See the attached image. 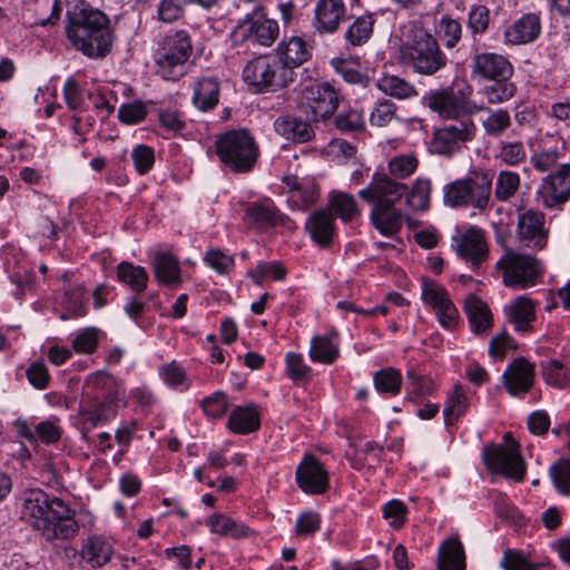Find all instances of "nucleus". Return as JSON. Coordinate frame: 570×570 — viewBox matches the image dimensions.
Here are the masks:
<instances>
[{"instance_id":"nucleus-1","label":"nucleus","mask_w":570,"mask_h":570,"mask_svg":"<svg viewBox=\"0 0 570 570\" xmlns=\"http://www.w3.org/2000/svg\"><path fill=\"white\" fill-rule=\"evenodd\" d=\"M20 519L47 541L67 540L78 533L75 512L62 499L42 489H28L20 498Z\"/></svg>"},{"instance_id":"nucleus-2","label":"nucleus","mask_w":570,"mask_h":570,"mask_svg":"<svg viewBox=\"0 0 570 570\" xmlns=\"http://www.w3.org/2000/svg\"><path fill=\"white\" fill-rule=\"evenodd\" d=\"M66 18V36L72 48L92 60H102L111 52L116 36L107 14L76 8L68 10Z\"/></svg>"},{"instance_id":"nucleus-3","label":"nucleus","mask_w":570,"mask_h":570,"mask_svg":"<svg viewBox=\"0 0 570 570\" xmlns=\"http://www.w3.org/2000/svg\"><path fill=\"white\" fill-rule=\"evenodd\" d=\"M121 387L106 372L97 371L87 376L79 401V419L82 430L89 431L109 423L117 415Z\"/></svg>"},{"instance_id":"nucleus-4","label":"nucleus","mask_w":570,"mask_h":570,"mask_svg":"<svg viewBox=\"0 0 570 570\" xmlns=\"http://www.w3.org/2000/svg\"><path fill=\"white\" fill-rule=\"evenodd\" d=\"M215 151L222 165L237 174L252 171L259 158V146L253 134L245 128L217 135Z\"/></svg>"},{"instance_id":"nucleus-5","label":"nucleus","mask_w":570,"mask_h":570,"mask_svg":"<svg viewBox=\"0 0 570 570\" xmlns=\"http://www.w3.org/2000/svg\"><path fill=\"white\" fill-rule=\"evenodd\" d=\"M193 53V42L184 29L167 33L159 42L155 53L158 72L164 79L177 80L187 72Z\"/></svg>"},{"instance_id":"nucleus-6","label":"nucleus","mask_w":570,"mask_h":570,"mask_svg":"<svg viewBox=\"0 0 570 570\" xmlns=\"http://www.w3.org/2000/svg\"><path fill=\"white\" fill-rule=\"evenodd\" d=\"M243 79L257 92L277 91L293 82L294 71L277 56L264 55L245 65Z\"/></svg>"},{"instance_id":"nucleus-7","label":"nucleus","mask_w":570,"mask_h":570,"mask_svg":"<svg viewBox=\"0 0 570 570\" xmlns=\"http://www.w3.org/2000/svg\"><path fill=\"white\" fill-rule=\"evenodd\" d=\"M401 60L424 76L436 73L448 62L436 39L422 29L413 31L412 40L401 47Z\"/></svg>"},{"instance_id":"nucleus-8","label":"nucleus","mask_w":570,"mask_h":570,"mask_svg":"<svg viewBox=\"0 0 570 570\" xmlns=\"http://www.w3.org/2000/svg\"><path fill=\"white\" fill-rule=\"evenodd\" d=\"M471 94L470 85L458 91L451 87L430 90L423 96V104L442 119H459L484 110L483 105H476L470 99Z\"/></svg>"},{"instance_id":"nucleus-9","label":"nucleus","mask_w":570,"mask_h":570,"mask_svg":"<svg viewBox=\"0 0 570 570\" xmlns=\"http://www.w3.org/2000/svg\"><path fill=\"white\" fill-rule=\"evenodd\" d=\"M491 189L492 180L488 175L481 179H456L443 187L444 204L450 207L472 206L482 212L490 203Z\"/></svg>"},{"instance_id":"nucleus-10","label":"nucleus","mask_w":570,"mask_h":570,"mask_svg":"<svg viewBox=\"0 0 570 570\" xmlns=\"http://www.w3.org/2000/svg\"><path fill=\"white\" fill-rule=\"evenodd\" d=\"M503 283L509 287L527 288L533 286L540 275L539 262L524 254L507 253L498 263Z\"/></svg>"},{"instance_id":"nucleus-11","label":"nucleus","mask_w":570,"mask_h":570,"mask_svg":"<svg viewBox=\"0 0 570 570\" xmlns=\"http://www.w3.org/2000/svg\"><path fill=\"white\" fill-rule=\"evenodd\" d=\"M538 202L548 210H562L570 200V164L546 175L537 189Z\"/></svg>"},{"instance_id":"nucleus-12","label":"nucleus","mask_w":570,"mask_h":570,"mask_svg":"<svg viewBox=\"0 0 570 570\" xmlns=\"http://www.w3.org/2000/svg\"><path fill=\"white\" fill-rule=\"evenodd\" d=\"M475 134L476 126L470 118L445 125L433 132L431 150L438 155L452 156L460 150L462 144L472 141Z\"/></svg>"},{"instance_id":"nucleus-13","label":"nucleus","mask_w":570,"mask_h":570,"mask_svg":"<svg viewBox=\"0 0 570 570\" xmlns=\"http://www.w3.org/2000/svg\"><path fill=\"white\" fill-rule=\"evenodd\" d=\"M483 460L487 468L494 474L503 475L513 481H522L525 464L521 459L515 443L510 446L493 445L484 450Z\"/></svg>"},{"instance_id":"nucleus-14","label":"nucleus","mask_w":570,"mask_h":570,"mask_svg":"<svg viewBox=\"0 0 570 570\" xmlns=\"http://www.w3.org/2000/svg\"><path fill=\"white\" fill-rule=\"evenodd\" d=\"M406 194L407 186L405 184L399 183L385 174L374 175L367 187L358 191V196L372 207L393 206Z\"/></svg>"},{"instance_id":"nucleus-15","label":"nucleus","mask_w":570,"mask_h":570,"mask_svg":"<svg viewBox=\"0 0 570 570\" xmlns=\"http://www.w3.org/2000/svg\"><path fill=\"white\" fill-rule=\"evenodd\" d=\"M422 299L434 309L440 324L444 328L451 330L455 326L459 320V312L450 299L448 291L442 285L433 281H424Z\"/></svg>"},{"instance_id":"nucleus-16","label":"nucleus","mask_w":570,"mask_h":570,"mask_svg":"<svg viewBox=\"0 0 570 570\" xmlns=\"http://www.w3.org/2000/svg\"><path fill=\"white\" fill-rule=\"evenodd\" d=\"M518 236L524 247L533 249L544 248L549 237L544 214L534 209H527L520 214Z\"/></svg>"},{"instance_id":"nucleus-17","label":"nucleus","mask_w":570,"mask_h":570,"mask_svg":"<svg viewBox=\"0 0 570 570\" xmlns=\"http://www.w3.org/2000/svg\"><path fill=\"white\" fill-rule=\"evenodd\" d=\"M347 19L348 10L343 0H317L312 26L322 36L333 35Z\"/></svg>"},{"instance_id":"nucleus-18","label":"nucleus","mask_w":570,"mask_h":570,"mask_svg":"<svg viewBox=\"0 0 570 570\" xmlns=\"http://www.w3.org/2000/svg\"><path fill=\"white\" fill-rule=\"evenodd\" d=\"M296 482L307 494H322L328 488V474L315 456L307 454L296 469Z\"/></svg>"},{"instance_id":"nucleus-19","label":"nucleus","mask_w":570,"mask_h":570,"mask_svg":"<svg viewBox=\"0 0 570 570\" xmlns=\"http://www.w3.org/2000/svg\"><path fill=\"white\" fill-rule=\"evenodd\" d=\"M305 98L312 110L313 120L325 119L338 107V94L328 82H318L305 89Z\"/></svg>"},{"instance_id":"nucleus-20","label":"nucleus","mask_w":570,"mask_h":570,"mask_svg":"<svg viewBox=\"0 0 570 570\" xmlns=\"http://www.w3.org/2000/svg\"><path fill=\"white\" fill-rule=\"evenodd\" d=\"M282 183L284 191L288 195L287 202L294 209L305 210L318 199V188L312 178L286 175Z\"/></svg>"},{"instance_id":"nucleus-21","label":"nucleus","mask_w":570,"mask_h":570,"mask_svg":"<svg viewBox=\"0 0 570 570\" xmlns=\"http://www.w3.org/2000/svg\"><path fill=\"white\" fill-rule=\"evenodd\" d=\"M471 76L484 80L509 79L513 72L511 63L501 55L478 53L471 61Z\"/></svg>"},{"instance_id":"nucleus-22","label":"nucleus","mask_w":570,"mask_h":570,"mask_svg":"<svg viewBox=\"0 0 570 570\" xmlns=\"http://www.w3.org/2000/svg\"><path fill=\"white\" fill-rule=\"evenodd\" d=\"M454 242L456 254L473 268L479 267L488 258V246L481 228L471 226L454 238Z\"/></svg>"},{"instance_id":"nucleus-23","label":"nucleus","mask_w":570,"mask_h":570,"mask_svg":"<svg viewBox=\"0 0 570 570\" xmlns=\"http://www.w3.org/2000/svg\"><path fill=\"white\" fill-rule=\"evenodd\" d=\"M534 364L523 357L513 360L504 371L503 384L512 396H523L533 386Z\"/></svg>"},{"instance_id":"nucleus-24","label":"nucleus","mask_w":570,"mask_h":570,"mask_svg":"<svg viewBox=\"0 0 570 570\" xmlns=\"http://www.w3.org/2000/svg\"><path fill=\"white\" fill-rule=\"evenodd\" d=\"M278 23L272 19H257L252 23L239 20L238 26L234 29L233 35L240 41L254 39L262 46H271L278 37Z\"/></svg>"},{"instance_id":"nucleus-25","label":"nucleus","mask_w":570,"mask_h":570,"mask_svg":"<svg viewBox=\"0 0 570 570\" xmlns=\"http://www.w3.org/2000/svg\"><path fill=\"white\" fill-rule=\"evenodd\" d=\"M305 229L312 240L320 247H328L335 233V223L332 213L324 208L313 212L306 219Z\"/></svg>"},{"instance_id":"nucleus-26","label":"nucleus","mask_w":570,"mask_h":570,"mask_svg":"<svg viewBox=\"0 0 570 570\" xmlns=\"http://www.w3.org/2000/svg\"><path fill=\"white\" fill-rule=\"evenodd\" d=\"M275 131L295 142H306L314 136V130L308 121L293 115H282L274 121Z\"/></svg>"},{"instance_id":"nucleus-27","label":"nucleus","mask_w":570,"mask_h":570,"mask_svg":"<svg viewBox=\"0 0 570 570\" xmlns=\"http://www.w3.org/2000/svg\"><path fill=\"white\" fill-rule=\"evenodd\" d=\"M191 102L202 110L214 109L219 101V81L216 77H200L195 80Z\"/></svg>"},{"instance_id":"nucleus-28","label":"nucleus","mask_w":570,"mask_h":570,"mask_svg":"<svg viewBox=\"0 0 570 570\" xmlns=\"http://www.w3.org/2000/svg\"><path fill=\"white\" fill-rule=\"evenodd\" d=\"M464 312L468 316L470 328L475 334H483L492 327V314L485 302L471 294L465 298Z\"/></svg>"},{"instance_id":"nucleus-29","label":"nucleus","mask_w":570,"mask_h":570,"mask_svg":"<svg viewBox=\"0 0 570 570\" xmlns=\"http://www.w3.org/2000/svg\"><path fill=\"white\" fill-rule=\"evenodd\" d=\"M370 219L373 226L386 237L396 235L403 226L402 212L393 206L372 207Z\"/></svg>"},{"instance_id":"nucleus-30","label":"nucleus","mask_w":570,"mask_h":570,"mask_svg":"<svg viewBox=\"0 0 570 570\" xmlns=\"http://www.w3.org/2000/svg\"><path fill=\"white\" fill-rule=\"evenodd\" d=\"M470 407V399L461 384H455L448 393L443 407V419L446 426L458 423Z\"/></svg>"},{"instance_id":"nucleus-31","label":"nucleus","mask_w":570,"mask_h":570,"mask_svg":"<svg viewBox=\"0 0 570 570\" xmlns=\"http://www.w3.org/2000/svg\"><path fill=\"white\" fill-rule=\"evenodd\" d=\"M79 553L88 566L100 568L110 561L112 547L104 538L92 535L82 542Z\"/></svg>"},{"instance_id":"nucleus-32","label":"nucleus","mask_w":570,"mask_h":570,"mask_svg":"<svg viewBox=\"0 0 570 570\" xmlns=\"http://www.w3.org/2000/svg\"><path fill=\"white\" fill-rule=\"evenodd\" d=\"M439 570H465V552L458 537L442 542L438 553Z\"/></svg>"},{"instance_id":"nucleus-33","label":"nucleus","mask_w":570,"mask_h":570,"mask_svg":"<svg viewBox=\"0 0 570 570\" xmlns=\"http://www.w3.org/2000/svg\"><path fill=\"white\" fill-rule=\"evenodd\" d=\"M540 32L541 23L539 16L535 13H525L505 32V37L509 42L521 45L533 41L539 37Z\"/></svg>"},{"instance_id":"nucleus-34","label":"nucleus","mask_w":570,"mask_h":570,"mask_svg":"<svg viewBox=\"0 0 570 570\" xmlns=\"http://www.w3.org/2000/svg\"><path fill=\"white\" fill-rule=\"evenodd\" d=\"M277 58L292 70L306 62L312 53L306 41L301 37H292L277 46Z\"/></svg>"},{"instance_id":"nucleus-35","label":"nucleus","mask_w":570,"mask_h":570,"mask_svg":"<svg viewBox=\"0 0 570 570\" xmlns=\"http://www.w3.org/2000/svg\"><path fill=\"white\" fill-rule=\"evenodd\" d=\"M153 266L159 284L178 286L181 283L179 262L174 256L167 253H157Z\"/></svg>"},{"instance_id":"nucleus-36","label":"nucleus","mask_w":570,"mask_h":570,"mask_svg":"<svg viewBox=\"0 0 570 570\" xmlns=\"http://www.w3.org/2000/svg\"><path fill=\"white\" fill-rule=\"evenodd\" d=\"M228 428L237 434H248L259 429V414L255 405L238 406L229 415Z\"/></svg>"},{"instance_id":"nucleus-37","label":"nucleus","mask_w":570,"mask_h":570,"mask_svg":"<svg viewBox=\"0 0 570 570\" xmlns=\"http://www.w3.org/2000/svg\"><path fill=\"white\" fill-rule=\"evenodd\" d=\"M507 311L509 321L514 325L517 331H529L535 317L534 304L531 299L525 296H520L507 307Z\"/></svg>"},{"instance_id":"nucleus-38","label":"nucleus","mask_w":570,"mask_h":570,"mask_svg":"<svg viewBox=\"0 0 570 570\" xmlns=\"http://www.w3.org/2000/svg\"><path fill=\"white\" fill-rule=\"evenodd\" d=\"M566 141L559 138L554 146L542 148L530 156V164L539 173L553 169L566 154Z\"/></svg>"},{"instance_id":"nucleus-39","label":"nucleus","mask_w":570,"mask_h":570,"mask_svg":"<svg viewBox=\"0 0 570 570\" xmlns=\"http://www.w3.org/2000/svg\"><path fill=\"white\" fill-rule=\"evenodd\" d=\"M374 23L375 19L372 14H363L354 19L344 33L346 45L351 47L365 45L373 35Z\"/></svg>"},{"instance_id":"nucleus-40","label":"nucleus","mask_w":570,"mask_h":570,"mask_svg":"<svg viewBox=\"0 0 570 570\" xmlns=\"http://www.w3.org/2000/svg\"><path fill=\"white\" fill-rule=\"evenodd\" d=\"M337 335H317L312 338L309 357L313 362L332 364L338 356L340 348L335 341Z\"/></svg>"},{"instance_id":"nucleus-41","label":"nucleus","mask_w":570,"mask_h":570,"mask_svg":"<svg viewBox=\"0 0 570 570\" xmlns=\"http://www.w3.org/2000/svg\"><path fill=\"white\" fill-rule=\"evenodd\" d=\"M247 217L259 228L273 227L283 223V214L271 203L254 204L248 207Z\"/></svg>"},{"instance_id":"nucleus-42","label":"nucleus","mask_w":570,"mask_h":570,"mask_svg":"<svg viewBox=\"0 0 570 570\" xmlns=\"http://www.w3.org/2000/svg\"><path fill=\"white\" fill-rule=\"evenodd\" d=\"M207 525L214 533L236 539L246 538L250 533V529L243 522L233 520L224 514H213L207 519Z\"/></svg>"},{"instance_id":"nucleus-43","label":"nucleus","mask_w":570,"mask_h":570,"mask_svg":"<svg viewBox=\"0 0 570 570\" xmlns=\"http://www.w3.org/2000/svg\"><path fill=\"white\" fill-rule=\"evenodd\" d=\"M377 88L385 95L401 100L410 99L417 95L414 85L394 75L382 76L377 80Z\"/></svg>"},{"instance_id":"nucleus-44","label":"nucleus","mask_w":570,"mask_h":570,"mask_svg":"<svg viewBox=\"0 0 570 570\" xmlns=\"http://www.w3.org/2000/svg\"><path fill=\"white\" fill-rule=\"evenodd\" d=\"M487 116L481 120L484 134L489 137H501L511 127L510 112L507 109H490L484 106Z\"/></svg>"},{"instance_id":"nucleus-45","label":"nucleus","mask_w":570,"mask_h":570,"mask_svg":"<svg viewBox=\"0 0 570 570\" xmlns=\"http://www.w3.org/2000/svg\"><path fill=\"white\" fill-rule=\"evenodd\" d=\"M117 278L128 285L132 292L141 293L146 289L149 277L144 267L121 262L117 266Z\"/></svg>"},{"instance_id":"nucleus-46","label":"nucleus","mask_w":570,"mask_h":570,"mask_svg":"<svg viewBox=\"0 0 570 570\" xmlns=\"http://www.w3.org/2000/svg\"><path fill=\"white\" fill-rule=\"evenodd\" d=\"M492 83L484 86L480 91L490 105H499L510 100L517 92V86L509 79L491 80Z\"/></svg>"},{"instance_id":"nucleus-47","label":"nucleus","mask_w":570,"mask_h":570,"mask_svg":"<svg viewBox=\"0 0 570 570\" xmlns=\"http://www.w3.org/2000/svg\"><path fill=\"white\" fill-rule=\"evenodd\" d=\"M497 158L507 166H519L527 160V149L522 141L501 140L498 145Z\"/></svg>"},{"instance_id":"nucleus-48","label":"nucleus","mask_w":570,"mask_h":570,"mask_svg":"<svg viewBox=\"0 0 570 570\" xmlns=\"http://www.w3.org/2000/svg\"><path fill=\"white\" fill-rule=\"evenodd\" d=\"M521 184L520 175L511 170H502L495 180L494 196L500 202H507L519 190Z\"/></svg>"},{"instance_id":"nucleus-49","label":"nucleus","mask_w":570,"mask_h":570,"mask_svg":"<svg viewBox=\"0 0 570 570\" xmlns=\"http://www.w3.org/2000/svg\"><path fill=\"white\" fill-rule=\"evenodd\" d=\"M331 66L348 83L365 87L368 82V77L360 71V66L354 60L336 57L331 60Z\"/></svg>"},{"instance_id":"nucleus-50","label":"nucleus","mask_w":570,"mask_h":570,"mask_svg":"<svg viewBox=\"0 0 570 570\" xmlns=\"http://www.w3.org/2000/svg\"><path fill=\"white\" fill-rule=\"evenodd\" d=\"M328 205L343 222H350L360 215L354 197L346 193H332Z\"/></svg>"},{"instance_id":"nucleus-51","label":"nucleus","mask_w":570,"mask_h":570,"mask_svg":"<svg viewBox=\"0 0 570 570\" xmlns=\"http://www.w3.org/2000/svg\"><path fill=\"white\" fill-rule=\"evenodd\" d=\"M431 191V180L428 178H417L411 190H407L406 204L416 210H426L430 206Z\"/></svg>"},{"instance_id":"nucleus-52","label":"nucleus","mask_w":570,"mask_h":570,"mask_svg":"<svg viewBox=\"0 0 570 570\" xmlns=\"http://www.w3.org/2000/svg\"><path fill=\"white\" fill-rule=\"evenodd\" d=\"M374 385L380 393L396 395L401 391L402 375L399 370L387 367L374 374Z\"/></svg>"},{"instance_id":"nucleus-53","label":"nucleus","mask_w":570,"mask_h":570,"mask_svg":"<svg viewBox=\"0 0 570 570\" xmlns=\"http://www.w3.org/2000/svg\"><path fill=\"white\" fill-rule=\"evenodd\" d=\"M417 166L419 159L413 153L396 155L387 163L390 175L399 179L412 176Z\"/></svg>"},{"instance_id":"nucleus-54","label":"nucleus","mask_w":570,"mask_h":570,"mask_svg":"<svg viewBox=\"0 0 570 570\" xmlns=\"http://www.w3.org/2000/svg\"><path fill=\"white\" fill-rule=\"evenodd\" d=\"M248 274L257 285H261L267 279H284L286 268L279 262L259 263Z\"/></svg>"},{"instance_id":"nucleus-55","label":"nucleus","mask_w":570,"mask_h":570,"mask_svg":"<svg viewBox=\"0 0 570 570\" xmlns=\"http://www.w3.org/2000/svg\"><path fill=\"white\" fill-rule=\"evenodd\" d=\"M99 343V331L88 327L79 331L72 340V348L78 354L94 353Z\"/></svg>"},{"instance_id":"nucleus-56","label":"nucleus","mask_w":570,"mask_h":570,"mask_svg":"<svg viewBox=\"0 0 570 570\" xmlns=\"http://www.w3.org/2000/svg\"><path fill=\"white\" fill-rule=\"evenodd\" d=\"M500 567L504 570H538L539 564L532 563L520 550L507 549L500 560Z\"/></svg>"},{"instance_id":"nucleus-57","label":"nucleus","mask_w":570,"mask_h":570,"mask_svg":"<svg viewBox=\"0 0 570 570\" xmlns=\"http://www.w3.org/2000/svg\"><path fill=\"white\" fill-rule=\"evenodd\" d=\"M396 117V106L386 99L377 101L370 115L372 126H389Z\"/></svg>"},{"instance_id":"nucleus-58","label":"nucleus","mask_w":570,"mask_h":570,"mask_svg":"<svg viewBox=\"0 0 570 570\" xmlns=\"http://www.w3.org/2000/svg\"><path fill=\"white\" fill-rule=\"evenodd\" d=\"M383 518L393 529H401L407 520V508L400 500H391L383 505Z\"/></svg>"},{"instance_id":"nucleus-59","label":"nucleus","mask_w":570,"mask_h":570,"mask_svg":"<svg viewBox=\"0 0 570 570\" xmlns=\"http://www.w3.org/2000/svg\"><path fill=\"white\" fill-rule=\"evenodd\" d=\"M131 158L136 171L145 175L151 170L155 164L154 149L147 145H138L131 151Z\"/></svg>"},{"instance_id":"nucleus-60","label":"nucleus","mask_w":570,"mask_h":570,"mask_svg":"<svg viewBox=\"0 0 570 570\" xmlns=\"http://www.w3.org/2000/svg\"><path fill=\"white\" fill-rule=\"evenodd\" d=\"M556 488L564 495L570 494V460H560L550 468Z\"/></svg>"},{"instance_id":"nucleus-61","label":"nucleus","mask_w":570,"mask_h":570,"mask_svg":"<svg viewBox=\"0 0 570 570\" xmlns=\"http://www.w3.org/2000/svg\"><path fill=\"white\" fill-rule=\"evenodd\" d=\"M63 99L71 110H83L86 106L83 90L72 77L65 82Z\"/></svg>"},{"instance_id":"nucleus-62","label":"nucleus","mask_w":570,"mask_h":570,"mask_svg":"<svg viewBox=\"0 0 570 570\" xmlns=\"http://www.w3.org/2000/svg\"><path fill=\"white\" fill-rule=\"evenodd\" d=\"M335 126L343 132L357 131L364 128V118L356 109L343 110L336 116Z\"/></svg>"},{"instance_id":"nucleus-63","label":"nucleus","mask_w":570,"mask_h":570,"mask_svg":"<svg viewBox=\"0 0 570 570\" xmlns=\"http://www.w3.org/2000/svg\"><path fill=\"white\" fill-rule=\"evenodd\" d=\"M202 407L207 416L220 419L228 409L227 395L223 392H216L202 401Z\"/></svg>"},{"instance_id":"nucleus-64","label":"nucleus","mask_w":570,"mask_h":570,"mask_svg":"<svg viewBox=\"0 0 570 570\" xmlns=\"http://www.w3.org/2000/svg\"><path fill=\"white\" fill-rule=\"evenodd\" d=\"M286 373L293 381H303L309 377L311 368L305 364L298 353L288 352L285 356Z\"/></svg>"}]
</instances>
